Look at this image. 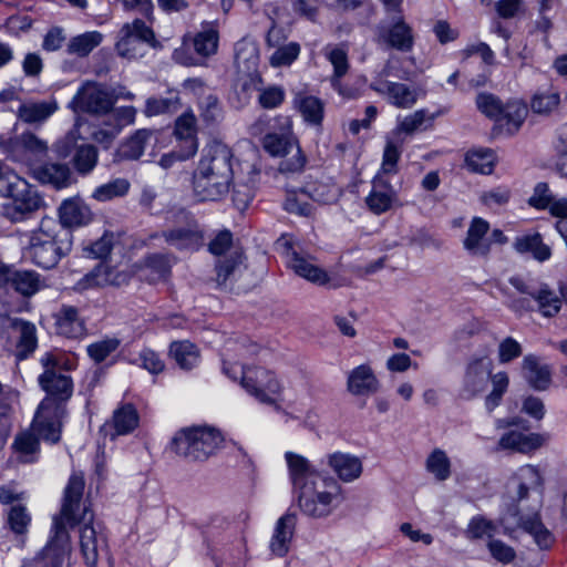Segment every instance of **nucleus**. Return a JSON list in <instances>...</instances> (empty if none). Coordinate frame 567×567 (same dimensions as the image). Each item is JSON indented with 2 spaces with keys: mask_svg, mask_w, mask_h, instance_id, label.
Masks as SVG:
<instances>
[{
  "mask_svg": "<svg viewBox=\"0 0 567 567\" xmlns=\"http://www.w3.org/2000/svg\"><path fill=\"white\" fill-rule=\"evenodd\" d=\"M84 477L72 474L64 488L62 506L59 515L53 517L52 535L43 549L35 557L25 561L23 567H71L72 545L66 525L73 528L82 525L80 547L84 561L95 567L99 559V538L93 527V513L90 506L82 505Z\"/></svg>",
  "mask_w": 567,
  "mask_h": 567,
  "instance_id": "obj_1",
  "label": "nucleus"
},
{
  "mask_svg": "<svg viewBox=\"0 0 567 567\" xmlns=\"http://www.w3.org/2000/svg\"><path fill=\"white\" fill-rule=\"evenodd\" d=\"M233 164L234 154L228 145L219 141L209 143L194 173L196 197L202 202L223 199L234 181Z\"/></svg>",
  "mask_w": 567,
  "mask_h": 567,
  "instance_id": "obj_2",
  "label": "nucleus"
},
{
  "mask_svg": "<svg viewBox=\"0 0 567 567\" xmlns=\"http://www.w3.org/2000/svg\"><path fill=\"white\" fill-rule=\"evenodd\" d=\"M72 245L70 229L52 217H43L39 227L30 234L27 255L38 267L52 269L70 254Z\"/></svg>",
  "mask_w": 567,
  "mask_h": 567,
  "instance_id": "obj_3",
  "label": "nucleus"
},
{
  "mask_svg": "<svg viewBox=\"0 0 567 567\" xmlns=\"http://www.w3.org/2000/svg\"><path fill=\"white\" fill-rule=\"evenodd\" d=\"M0 196L10 199L1 207L2 216L11 223L24 221L43 206V198L35 187L16 174L0 179Z\"/></svg>",
  "mask_w": 567,
  "mask_h": 567,
  "instance_id": "obj_4",
  "label": "nucleus"
},
{
  "mask_svg": "<svg viewBox=\"0 0 567 567\" xmlns=\"http://www.w3.org/2000/svg\"><path fill=\"white\" fill-rule=\"evenodd\" d=\"M223 443L219 431L209 426H192L179 430L172 440V450L190 462L208 460Z\"/></svg>",
  "mask_w": 567,
  "mask_h": 567,
  "instance_id": "obj_5",
  "label": "nucleus"
},
{
  "mask_svg": "<svg viewBox=\"0 0 567 567\" xmlns=\"http://www.w3.org/2000/svg\"><path fill=\"white\" fill-rule=\"evenodd\" d=\"M48 142L27 131L13 137H0V152L12 162L25 165L32 172L49 156Z\"/></svg>",
  "mask_w": 567,
  "mask_h": 567,
  "instance_id": "obj_6",
  "label": "nucleus"
},
{
  "mask_svg": "<svg viewBox=\"0 0 567 567\" xmlns=\"http://www.w3.org/2000/svg\"><path fill=\"white\" fill-rule=\"evenodd\" d=\"M58 159H65L72 156L71 163L78 174L89 175L97 165L99 151L80 135L78 128L70 130L65 135L58 138L51 146Z\"/></svg>",
  "mask_w": 567,
  "mask_h": 567,
  "instance_id": "obj_7",
  "label": "nucleus"
},
{
  "mask_svg": "<svg viewBox=\"0 0 567 567\" xmlns=\"http://www.w3.org/2000/svg\"><path fill=\"white\" fill-rule=\"evenodd\" d=\"M341 487L332 477L327 482L311 485L298 493V504L301 512L311 518L330 516L342 501Z\"/></svg>",
  "mask_w": 567,
  "mask_h": 567,
  "instance_id": "obj_8",
  "label": "nucleus"
},
{
  "mask_svg": "<svg viewBox=\"0 0 567 567\" xmlns=\"http://www.w3.org/2000/svg\"><path fill=\"white\" fill-rule=\"evenodd\" d=\"M43 373L39 375V385L47 394L58 401H66L73 392L71 377L63 373L71 369L69 360L60 353L45 352L40 359Z\"/></svg>",
  "mask_w": 567,
  "mask_h": 567,
  "instance_id": "obj_9",
  "label": "nucleus"
},
{
  "mask_svg": "<svg viewBox=\"0 0 567 567\" xmlns=\"http://www.w3.org/2000/svg\"><path fill=\"white\" fill-rule=\"evenodd\" d=\"M504 534L512 536L517 528L529 534L540 549H548L555 542L553 533L544 525L538 512L530 515H520L517 504L507 507L499 517Z\"/></svg>",
  "mask_w": 567,
  "mask_h": 567,
  "instance_id": "obj_10",
  "label": "nucleus"
},
{
  "mask_svg": "<svg viewBox=\"0 0 567 567\" xmlns=\"http://www.w3.org/2000/svg\"><path fill=\"white\" fill-rule=\"evenodd\" d=\"M145 45L157 48L159 42L156 40L153 29L143 20L135 19L121 28L120 39L116 42V51L121 56L126 59L142 58L145 54Z\"/></svg>",
  "mask_w": 567,
  "mask_h": 567,
  "instance_id": "obj_11",
  "label": "nucleus"
},
{
  "mask_svg": "<svg viewBox=\"0 0 567 567\" xmlns=\"http://www.w3.org/2000/svg\"><path fill=\"white\" fill-rule=\"evenodd\" d=\"M277 249L281 251L287 260V265L296 275L306 280L323 286L330 278L326 270L313 265L308 258L302 256L296 248L292 239L286 235L277 240Z\"/></svg>",
  "mask_w": 567,
  "mask_h": 567,
  "instance_id": "obj_12",
  "label": "nucleus"
},
{
  "mask_svg": "<svg viewBox=\"0 0 567 567\" xmlns=\"http://www.w3.org/2000/svg\"><path fill=\"white\" fill-rule=\"evenodd\" d=\"M75 111L89 114H107L114 106L112 92L100 83L86 82L71 101Z\"/></svg>",
  "mask_w": 567,
  "mask_h": 567,
  "instance_id": "obj_13",
  "label": "nucleus"
},
{
  "mask_svg": "<svg viewBox=\"0 0 567 567\" xmlns=\"http://www.w3.org/2000/svg\"><path fill=\"white\" fill-rule=\"evenodd\" d=\"M127 282L128 275L126 272L120 271L105 262H100L74 284L73 290L84 292L106 286L121 287Z\"/></svg>",
  "mask_w": 567,
  "mask_h": 567,
  "instance_id": "obj_14",
  "label": "nucleus"
},
{
  "mask_svg": "<svg viewBox=\"0 0 567 567\" xmlns=\"http://www.w3.org/2000/svg\"><path fill=\"white\" fill-rule=\"evenodd\" d=\"M364 202L368 209L378 216L402 206L396 189L382 174H377L372 178L371 190Z\"/></svg>",
  "mask_w": 567,
  "mask_h": 567,
  "instance_id": "obj_15",
  "label": "nucleus"
},
{
  "mask_svg": "<svg viewBox=\"0 0 567 567\" xmlns=\"http://www.w3.org/2000/svg\"><path fill=\"white\" fill-rule=\"evenodd\" d=\"M378 43L401 52H409L414 44L412 28L404 21L401 14L393 17L390 24L378 27Z\"/></svg>",
  "mask_w": 567,
  "mask_h": 567,
  "instance_id": "obj_16",
  "label": "nucleus"
},
{
  "mask_svg": "<svg viewBox=\"0 0 567 567\" xmlns=\"http://www.w3.org/2000/svg\"><path fill=\"white\" fill-rule=\"evenodd\" d=\"M492 367V361L486 357L476 358L468 362L461 390L463 399L471 400L486 389Z\"/></svg>",
  "mask_w": 567,
  "mask_h": 567,
  "instance_id": "obj_17",
  "label": "nucleus"
},
{
  "mask_svg": "<svg viewBox=\"0 0 567 567\" xmlns=\"http://www.w3.org/2000/svg\"><path fill=\"white\" fill-rule=\"evenodd\" d=\"M162 237L178 250L197 251L205 243L204 231L194 218H189L184 226L163 231Z\"/></svg>",
  "mask_w": 567,
  "mask_h": 567,
  "instance_id": "obj_18",
  "label": "nucleus"
},
{
  "mask_svg": "<svg viewBox=\"0 0 567 567\" xmlns=\"http://www.w3.org/2000/svg\"><path fill=\"white\" fill-rule=\"evenodd\" d=\"M285 457L289 467L292 486L298 493L311 485L327 482L328 476L317 472L303 456L287 452Z\"/></svg>",
  "mask_w": 567,
  "mask_h": 567,
  "instance_id": "obj_19",
  "label": "nucleus"
},
{
  "mask_svg": "<svg viewBox=\"0 0 567 567\" xmlns=\"http://www.w3.org/2000/svg\"><path fill=\"white\" fill-rule=\"evenodd\" d=\"M231 368L236 370L237 374H240V384L249 394L261 403L276 404V400L265 392L269 370L260 367L245 369L241 365H234Z\"/></svg>",
  "mask_w": 567,
  "mask_h": 567,
  "instance_id": "obj_20",
  "label": "nucleus"
},
{
  "mask_svg": "<svg viewBox=\"0 0 567 567\" xmlns=\"http://www.w3.org/2000/svg\"><path fill=\"white\" fill-rule=\"evenodd\" d=\"M370 89L378 94L385 95L389 103L399 109L412 107L417 100L416 91L403 83L380 79L373 81Z\"/></svg>",
  "mask_w": 567,
  "mask_h": 567,
  "instance_id": "obj_21",
  "label": "nucleus"
},
{
  "mask_svg": "<svg viewBox=\"0 0 567 567\" xmlns=\"http://www.w3.org/2000/svg\"><path fill=\"white\" fill-rule=\"evenodd\" d=\"M41 184H49L60 189L72 183V171L66 163L43 161L31 172Z\"/></svg>",
  "mask_w": 567,
  "mask_h": 567,
  "instance_id": "obj_22",
  "label": "nucleus"
},
{
  "mask_svg": "<svg viewBox=\"0 0 567 567\" xmlns=\"http://www.w3.org/2000/svg\"><path fill=\"white\" fill-rule=\"evenodd\" d=\"M488 230L489 224L485 219L474 217L463 241L464 249L472 256L486 257L491 251V240L486 237Z\"/></svg>",
  "mask_w": 567,
  "mask_h": 567,
  "instance_id": "obj_23",
  "label": "nucleus"
},
{
  "mask_svg": "<svg viewBox=\"0 0 567 567\" xmlns=\"http://www.w3.org/2000/svg\"><path fill=\"white\" fill-rule=\"evenodd\" d=\"M380 382L369 364H361L348 374L347 390L357 396H369L379 391Z\"/></svg>",
  "mask_w": 567,
  "mask_h": 567,
  "instance_id": "obj_24",
  "label": "nucleus"
},
{
  "mask_svg": "<svg viewBox=\"0 0 567 567\" xmlns=\"http://www.w3.org/2000/svg\"><path fill=\"white\" fill-rule=\"evenodd\" d=\"M93 218L89 206L78 197L64 199L59 207V223L71 230L72 227L87 225Z\"/></svg>",
  "mask_w": 567,
  "mask_h": 567,
  "instance_id": "obj_25",
  "label": "nucleus"
},
{
  "mask_svg": "<svg viewBox=\"0 0 567 567\" xmlns=\"http://www.w3.org/2000/svg\"><path fill=\"white\" fill-rule=\"evenodd\" d=\"M297 524L295 513L287 512L276 523L269 548L278 557H284L289 551Z\"/></svg>",
  "mask_w": 567,
  "mask_h": 567,
  "instance_id": "obj_26",
  "label": "nucleus"
},
{
  "mask_svg": "<svg viewBox=\"0 0 567 567\" xmlns=\"http://www.w3.org/2000/svg\"><path fill=\"white\" fill-rule=\"evenodd\" d=\"M543 477L539 470L530 464L524 465L517 470L512 477L511 484L514 486L515 494L513 499L516 503L527 498L530 489H536L543 486Z\"/></svg>",
  "mask_w": 567,
  "mask_h": 567,
  "instance_id": "obj_27",
  "label": "nucleus"
},
{
  "mask_svg": "<svg viewBox=\"0 0 567 567\" xmlns=\"http://www.w3.org/2000/svg\"><path fill=\"white\" fill-rule=\"evenodd\" d=\"M328 464L337 476L346 483L359 478L363 471L361 460L349 453L336 452L330 454Z\"/></svg>",
  "mask_w": 567,
  "mask_h": 567,
  "instance_id": "obj_28",
  "label": "nucleus"
},
{
  "mask_svg": "<svg viewBox=\"0 0 567 567\" xmlns=\"http://www.w3.org/2000/svg\"><path fill=\"white\" fill-rule=\"evenodd\" d=\"M522 370L525 380L536 391H545L551 382V371L549 365L542 364L534 354H527L522 363Z\"/></svg>",
  "mask_w": 567,
  "mask_h": 567,
  "instance_id": "obj_29",
  "label": "nucleus"
},
{
  "mask_svg": "<svg viewBox=\"0 0 567 567\" xmlns=\"http://www.w3.org/2000/svg\"><path fill=\"white\" fill-rule=\"evenodd\" d=\"M545 437L538 433L524 434L518 431L505 433L498 441L502 450H512L519 453H530L543 446Z\"/></svg>",
  "mask_w": 567,
  "mask_h": 567,
  "instance_id": "obj_30",
  "label": "nucleus"
},
{
  "mask_svg": "<svg viewBox=\"0 0 567 567\" xmlns=\"http://www.w3.org/2000/svg\"><path fill=\"white\" fill-rule=\"evenodd\" d=\"M196 123L192 111L183 113L175 121L174 135L178 145L186 148L188 154H196L198 150Z\"/></svg>",
  "mask_w": 567,
  "mask_h": 567,
  "instance_id": "obj_31",
  "label": "nucleus"
},
{
  "mask_svg": "<svg viewBox=\"0 0 567 567\" xmlns=\"http://www.w3.org/2000/svg\"><path fill=\"white\" fill-rule=\"evenodd\" d=\"M55 326L59 334L66 338H79L84 334L85 324L74 306L63 305L55 315Z\"/></svg>",
  "mask_w": 567,
  "mask_h": 567,
  "instance_id": "obj_32",
  "label": "nucleus"
},
{
  "mask_svg": "<svg viewBox=\"0 0 567 567\" xmlns=\"http://www.w3.org/2000/svg\"><path fill=\"white\" fill-rule=\"evenodd\" d=\"M513 248L520 255L529 254L535 260L544 262L551 257V249L543 240L539 233L519 235L513 243Z\"/></svg>",
  "mask_w": 567,
  "mask_h": 567,
  "instance_id": "obj_33",
  "label": "nucleus"
},
{
  "mask_svg": "<svg viewBox=\"0 0 567 567\" xmlns=\"http://www.w3.org/2000/svg\"><path fill=\"white\" fill-rule=\"evenodd\" d=\"M293 105L308 125L321 127L324 118V103L321 99L299 93L293 100Z\"/></svg>",
  "mask_w": 567,
  "mask_h": 567,
  "instance_id": "obj_34",
  "label": "nucleus"
},
{
  "mask_svg": "<svg viewBox=\"0 0 567 567\" xmlns=\"http://www.w3.org/2000/svg\"><path fill=\"white\" fill-rule=\"evenodd\" d=\"M244 255L240 251H231L229 255L219 257L215 264V281L218 287H226L236 280L241 274Z\"/></svg>",
  "mask_w": 567,
  "mask_h": 567,
  "instance_id": "obj_35",
  "label": "nucleus"
},
{
  "mask_svg": "<svg viewBox=\"0 0 567 567\" xmlns=\"http://www.w3.org/2000/svg\"><path fill=\"white\" fill-rule=\"evenodd\" d=\"M527 113L526 104L519 101H511L503 106L502 115L496 124L505 130L507 134L513 135L520 128Z\"/></svg>",
  "mask_w": 567,
  "mask_h": 567,
  "instance_id": "obj_36",
  "label": "nucleus"
},
{
  "mask_svg": "<svg viewBox=\"0 0 567 567\" xmlns=\"http://www.w3.org/2000/svg\"><path fill=\"white\" fill-rule=\"evenodd\" d=\"M12 449L21 463H34L40 452V441L32 431H24L16 435Z\"/></svg>",
  "mask_w": 567,
  "mask_h": 567,
  "instance_id": "obj_37",
  "label": "nucleus"
},
{
  "mask_svg": "<svg viewBox=\"0 0 567 567\" xmlns=\"http://www.w3.org/2000/svg\"><path fill=\"white\" fill-rule=\"evenodd\" d=\"M169 355L176 364L185 371H189L199 363V350L190 341H174L169 346Z\"/></svg>",
  "mask_w": 567,
  "mask_h": 567,
  "instance_id": "obj_38",
  "label": "nucleus"
},
{
  "mask_svg": "<svg viewBox=\"0 0 567 567\" xmlns=\"http://www.w3.org/2000/svg\"><path fill=\"white\" fill-rule=\"evenodd\" d=\"M219 42V32L214 24L207 23L193 38V47L195 52L206 59L216 54Z\"/></svg>",
  "mask_w": 567,
  "mask_h": 567,
  "instance_id": "obj_39",
  "label": "nucleus"
},
{
  "mask_svg": "<svg viewBox=\"0 0 567 567\" xmlns=\"http://www.w3.org/2000/svg\"><path fill=\"white\" fill-rule=\"evenodd\" d=\"M120 243V234L105 231L101 238L83 244L82 256L91 259H106L114 246Z\"/></svg>",
  "mask_w": 567,
  "mask_h": 567,
  "instance_id": "obj_40",
  "label": "nucleus"
},
{
  "mask_svg": "<svg viewBox=\"0 0 567 567\" xmlns=\"http://www.w3.org/2000/svg\"><path fill=\"white\" fill-rule=\"evenodd\" d=\"M138 421L140 416L135 406L131 403H125L113 412L110 425L114 427L115 435H126L137 427Z\"/></svg>",
  "mask_w": 567,
  "mask_h": 567,
  "instance_id": "obj_41",
  "label": "nucleus"
},
{
  "mask_svg": "<svg viewBox=\"0 0 567 567\" xmlns=\"http://www.w3.org/2000/svg\"><path fill=\"white\" fill-rule=\"evenodd\" d=\"M40 275L34 270L13 269L10 286L24 297L35 295L42 288Z\"/></svg>",
  "mask_w": 567,
  "mask_h": 567,
  "instance_id": "obj_42",
  "label": "nucleus"
},
{
  "mask_svg": "<svg viewBox=\"0 0 567 567\" xmlns=\"http://www.w3.org/2000/svg\"><path fill=\"white\" fill-rule=\"evenodd\" d=\"M533 299L537 302L538 311L547 318L555 317L561 308V299L547 284H539Z\"/></svg>",
  "mask_w": 567,
  "mask_h": 567,
  "instance_id": "obj_43",
  "label": "nucleus"
},
{
  "mask_svg": "<svg viewBox=\"0 0 567 567\" xmlns=\"http://www.w3.org/2000/svg\"><path fill=\"white\" fill-rule=\"evenodd\" d=\"M175 257L171 254L154 252L144 258V267L151 274V280L156 281L169 276Z\"/></svg>",
  "mask_w": 567,
  "mask_h": 567,
  "instance_id": "obj_44",
  "label": "nucleus"
},
{
  "mask_svg": "<svg viewBox=\"0 0 567 567\" xmlns=\"http://www.w3.org/2000/svg\"><path fill=\"white\" fill-rule=\"evenodd\" d=\"M154 134L152 130H137L120 147V156L123 159H138L145 151L146 142Z\"/></svg>",
  "mask_w": 567,
  "mask_h": 567,
  "instance_id": "obj_45",
  "label": "nucleus"
},
{
  "mask_svg": "<svg viewBox=\"0 0 567 567\" xmlns=\"http://www.w3.org/2000/svg\"><path fill=\"white\" fill-rule=\"evenodd\" d=\"M326 59L332 64L333 73L330 80H334L338 84V79H342L349 71L350 64L348 60V48L346 44L327 45L323 49Z\"/></svg>",
  "mask_w": 567,
  "mask_h": 567,
  "instance_id": "obj_46",
  "label": "nucleus"
},
{
  "mask_svg": "<svg viewBox=\"0 0 567 567\" xmlns=\"http://www.w3.org/2000/svg\"><path fill=\"white\" fill-rule=\"evenodd\" d=\"M55 110V104L47 102L22 104L18 110V116L22 122L28 124L43 123Z\"/></svg>",
  "mask_w": 567,
  "mask_h": 567,
  "instance_id": "obj_47",
  "label": "nucleus"
},
{
  "mask_svg": "<svg viewBox=\"0 0 567 567\" xmlns=\"http://www.w3.org/2000/svg\"><path fill=\"white\" fill-rule=\"evenodd\" d=\"M102 34L97 31L79 34L70 40L66 51L69 54L84 58L102 42Z\"/></svg>",
  "mask_w": 567,
  "mask_h": 567,
  "instance_id": "obj_48",
  "label": "nucleus"
},
{
  "mask_svg": "<svg viewBox=\"0 0 567 567\" xmlns=\"http://www.w3.org/2000/svg\"><path fill=\"white\" fill-rule=\"evenodd\" d=\"M425 468L436 481L444 482L451 476V461L441 449H434L426 458Z\"/></svg>",
  "mask_w": 567,
  "mask_h": 567,
  "instance_id": "obj_49",
  "label": "nucleus"
},
{
  "mask_svg": "<svg viewBox=\"0 0 567 567\" xmlns=\"http://www.w3.org/2000/svg\"><path fill=\"white\" fill-rule=\"evenodd\" d=\"M11 328L16 329L20 336L18 348L23 355H28L37 348L35 327L33 323L22 319H12Z\"/></svg>",
  "mask_w": 567,
  "mask_h": 567,
  "instance_id": "obj_50",
  "label": "nucleus"
},
{
  "mask_svg": "<svg viewBox=\"0 0 567 567\" xmlns=\"http://www.w3.org/2000/svg\"><path fill=\"white\" fill-rule=\"evenodd\" d=\"M465 163L472 172L491 174L494 167V153L488 148L468 151Z\"/></svg>",
  "mask_w": 567,
  "mask_h": 567,
  "instance_id": "obj_51",
  "label": "nucleus"
},
{
  "mask_svg": "<svg viewBox=\"0 0 567 567\" xmlns=\"http://www.w3.org/2000/svg\"><path fill=\"white\" fill-rule=\"evenodd\" d=\"M492 382V391L485 398V406L492 412L495 408H497L503 399V395L506 393L509 385L508 374L504 371L497 372L496 374H492L489 377Z\"/></svg>",
  "mask_w": 567,
  "mask_h": 567,
  "instance_id": "obj_52",
  "label": "nucleus"
},
{
  "mask_svg": "<svg viewBox=\"0 0 567 567\" xmlns=\"http://www.w3.org/2000/svg\"><path fill=\"white\" fill-rule=\"evenodd\" d=\"M475 103L477 110L486 117L493 120L495 123L499 121L504 104L495 94L488 92L478 93Z\"/></svg>",
  "mask_w": 567,
  "mask_h": 567,
  "instance_id": "obj_53",
  "label": "nucleus"
},
{
  "mask_svg": "<svg viewBox=\"0 0 567 567\" xmlns=\"http://www.w3.org/2000/svg\"><path fill=\"white\" fill-rule=\"evenodd\" d=\"M276 50L269 58V62L275 68L291 65L300 54V44L289 42L275 48Z\"/></svg>",
  "mask_w": 567,
  "mask_h": 567,
  "instance_id": "obj_54",
  "label": "nucleus"
},
{
  "mask_svg": "<svg viewBox=\"0 0 567 567\" xmlns=\"http://www.w3.org/2000/svg\"><path fill=\"white\" fill-rule=\"evenodd\" d=\"M130 189V183L125 178H116L95 188L93 197L100 202L111 200L124 196Z\"/></svg>",
  "mask_w": 567,
  "mask_h": 567,
  "instance_id": "obj_55",
  "label": "nucleus"
},
{
  "mask_svg": "<svg viewBox=\"0 0 567 567\" xmlns=\"http://www.w3.org/2000/svg\"><path fill=\"white\" fill-rule=\"evenodd\" d=\"M559 103L560 95L558 92H537L530 101V107L534 113L548 115L558 107Z\"/></svg>",
  "mask_w": 567,
  "mask_h": 567,
  "instance_id": "obj_56",
  "label": "nucleus"
},
{
  "mask_svg": "<svg viewBox=\"0 0 567 567\" xmlns=\"http://www.w3.org/2000/svg\"><path fill=\"white\" fill-rule=\"evenodd\" d=\"M152 374H158L164 371L165 363L154 350L144 348L138 354L130 360Z\"/></svg>",
  "mask_w": 567,
  "mask_h": 567,
  "instance_id": "obj_57",
  "label": "nucleus"
},
{
  "mask_svg": "<svg viewBox=\"0 0 567 567\" xmlns=\"http://www.w3.org/2000/svg\"><path fill=\"white\" fill-rule=\"evenodd\" d=\"M296 145L297 144L287 136L275 133L267 134L264 137V148L272 156H286Z\"/></svg>",
  "mask_w": 567,
  "mask_h": 567,
  "instance_id": "obj_58",
  "label": "nucleus"
},
{
  "mask_svg": "<svg viewBox=\"0 0 567 567\" xmlns=\"http://www.w3.org/2000/svg\"><path fill=\"white\" fill-rule=\"evenodd\" d=\"M200 115L207 124L217 123L223 118V107L215 94L208 93L199 99Z\"/></svg>",
  "mask_w": 567,
  "mask_h": 567,
  "instance_id": "obj_59",
  "label": "nucleus"
},
{
  "mask_svg": "<svg viewBox=\"0 0 567 567\" xmlns=\"http://www.w3.org/2000/svg\"><path fill=\"white\" fill-rule=\"evenodd\" d=\"M401 146L395 142L388 140L383 151L381 168L378 174H382L383 176L396 174L398 162L401 157Z\"/></svg>",
  "mask_w": 567,
  "mask_h": 567,
  "instance_id": "obj_60",
  "label": "nucleus"
},
{
  "mask_svg": "<svg viewBox=\"0 0 567 567\" xmlns=\"http://www.w3.org/2000/svg\"><path fill=\"white\" fill-rule=\"evenodd\" d=\"M258 91V103L262 109H277L285 102L286 91L280 85H269L267 87H261Z\"/></svg>",
  "mask_w": 567,
  "mask_h": 567,
  "instance_id": "obj_61",
  "label": "nucleus"
},
{
  "mask_svg": "<svg viewBox=\"0 0 567 567\" xmlns=\"http://www.w3.org/2000/svg\"><path fill=\"white\" fill-rule=\"evenodd\" d=\"M179 107V99L173 97H150L145 103L144 113L147 116H155L158 114L173 113Z\"/></svg>",
  "mask_w": 567,
  "mask_h": 567,
  "instance_id": "obj_62",
  "label": "nucleus"
},
{
  "mask_svg": "<svg viewBox=\"0 0 567 567\" xmlns=\"http://www.w3.org/2000/svg\"><path fill=\"white\" fill-rule=\"evenodd\" d=\"M120 346L116 338H107L87 346V354L96 363L103 362Z\"/></svg>",
  "mask_w": 567,
  "mask_h": 567,
  "instance_id": "obj_63",
  "label": "nucleus"
},
{
  "mask_svg": "<svg viewBox=\"0 0 567 567\" xmlns=\"http://www.w3.org/2000/svg\"><path fill=\"white\" fill-rule=\"evenodd\" d=\"M33 430L37 436L47 442L55 444L61 439V425L55 420H41L33 423Z\"/></svg>",
  "mask_w": 567,
  "mask_h": 567,
  "instance_id": "obj_64",
  "label": "nucleus"
}]
</instances>
